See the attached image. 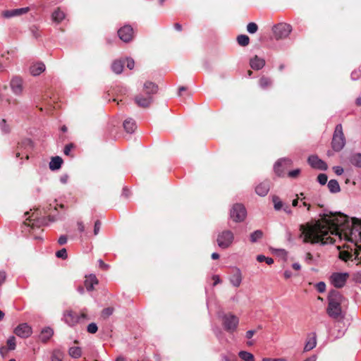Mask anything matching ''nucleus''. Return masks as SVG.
I'll return each mask as SVG.
<instances>
[{"instance_id": "obj_21", "label": "nucleus", "mask_w": 361, "mask_h": 361, "mask_svg": "<svg viewBox=\"0 0 361 361\" xmlns=\"http://www.w3.org/2000/svg\"><path fill=\"white\" fill-rule=\"evenodd\" d=\"M123 128L126 133L132 134L135 132L137 128L135 121L132 118H127L123 121Z\"/></svg>"}, {"instance_id": "obj_2", "label": "nucleus", "mask_w": 361, "mask_h": 361, "mask_svg": "<svg viewBox=\"0 0 361 361\" xmlns=\"http://www.w3.org/2000/svg\"><path fill=\"white\" fill-rule=\"evenodd\" d=\"M343 297L340 293L334 289L329 291L328 295V314L332 318H338L341 314V303Z\"/></svg>"}, {"instance_id": "obj_55", "label": "nucleus", "mask_w": 361, "mask_h": 361, "mask_svg": "<svg viewBox=\"0 0 361 361\" xmlns=\"http://www.w3.org/2000/svg\"><path fill=\"white\" fill-rule=\"evenodd\" d=\"M334 171L336 175L341 176L343 173L344 170L341 166H336L334 167Z\"/></svg>"}, {"instance_id": "obj_51", "label": "nucleus", "mask_w": 361, "mask_h": 361, "mask_svg": "<svg viewBox=\"0 0 361 361\" xmlns=\"http://www.w3.org/2000/svg\"><path fill=\"white\" fill-rule=\"evenodd\" d=\"M126 66L128 68H129L130 70H132L133 68H134V66H135V61L133 59H130V58H127L126 59Z\"/></svg>"}, {"instance_id": "obj_59", "label": "nucleus", "mask_w": 361, "mask_h": 361, "mask_svg": "<svg viewBox=\"0 0 361 361\" xmlns=\"http://www.w3.org/2000/svg\"><path fill=\"white\" fill-rule=\"evenodd\" d=\"M256 333L255 330H248L245 334V337L247 339H251L254 334Z\"/></svg>"}, {"instance_id": "obj_24", "label": "nucleus", "mask_w": 361, "mask_h": 361, "mask_svg": "<svg viewBox=\"0 0 361 361\" xmlns=\"http://www.w3.org/2000/svg\"><path fill=\"white\" fill-rule=\"evenodd\" d=\"M124 64H125L124 60H121V59L115 60L111 64L112 71L114 73H115L116 74L121 73L123 70Z\"/></svg>"}, {"instance_id": "obj_3", "label": "nucleus", "mask_w": 361, "mask_h": 361, "mask_svg": "<svg viewBox=\"0 0 361 361\" xmlns=\"http://www.w3.org/2000/svg\"><path fill=\"white\" fill-rule=\"evenodd\" d=\"M87 319H88V317L86 314L77 313L72 309H66L62 313L61 320L70 327H74L82 320Z\"/></svg>"}, {"instance_id": "obj_6", "label": "nucleus", "mask_w": 361, "mask_h": 361, "mask_svg": "<svg viewBox=\"0 0 361 361\" xmlns=\"http://www.w3.org/2000/svg\"><path fill=\"white\" fill-rule=\"evenodd\" d=\"M235 235L232 231L223 230L217 234L216 243L221 249H227L231 247L234 241Z\"/></svg>"}, {"instance_id": "obj_22", "label": "nucleus", "mask_w": 361, "mask_h": 361, "mask_svg": "<svg viewBox=\"0 0 361 361\" xmlns=\"http://www.w3.org/2000/svg\"><path fill=\"white\" fill-rule=\"evenodd\" d=\"M65 18L66 14L60 8H57L51 14L52 20L57 24L60 23Z\"/></svg>"}, {"instance_id": "obj_28", "label": "nucleus", "mask_w": 361, "mask_h": 361, "mask_svg": "<svg viewBox=\"0 0 361 361\" xmlns=\"http://www.w3.org/2000/svg\"><path fill=\"white\" fill-rule=\"evenodd\" d=\"M68 354L72 358L78 359L82 355V350L80 347H71L68 349Z\"/></svg>"}, {"instance_id": "obj_43", "label": "nucleus", "mask_w": 361, "mask_h": 361, "mask_svg": "<svg viewBox=\"0 0 361 361\" xmlns=\"http://www.w3.org/2000/svg\"><path fill=\"white\" fill-rule=\"evenodd\" d=\"M98 330V327L96 323L92 322L87 325V331L90 334H95Z\"/></svg>"}, {"instance_id": "obj_1", "label": "nucleus", "mask_w": 361, "mask_h": 361, "mask_svg": "<svg viewBox=\"0 0 361 361\" xmlns=\"http://www.w3.org/2000/svg\"><path fill=\"white\" fill-rule=\"evenodd\" d=\"M317 244L329 245L344 241L341 247L354 251L355 258L361 262V221L350 219L341 213L324 210L317 216Z\"/></svg>"}, {"instance_id": "obj_11", "label": "nucleus", "mask_w": 361, "mask_h": 361, "mask_svg": "<svg viewBox=\"0 0 361 361\" xmlns=\"http://www.w3.org/2000/svg\"><path fill=\"white\" fill-rule=\"evenodd\" d=\"M14 334L21 338H27L32 334V327L27 323L18 325L14 329Z\"/></svg>"}, {"instance_id": "obj_9", "label": "nucleus", "mask_w": 361, "mask_h": 361, "mask_svg": "<svg viewBox=\"0 0 361 361\" xmlns=\"http://www.w3.org/2000/svg\"><path fill=\"white\" fill-rule=\"evenodd\" d=\"M222 321L224 329L228 332L235 331L239 323V319L232 314H224Z\"/></svg>"}, {"instance_id": "obj_50", "label": "nucleus", "mask_w": 361, "mask_h": 361, "mask_svg": "<svg viewBox=\"0 0 361 361\" xmlns=\"http://www.w3.org/2000/svg\"><path fill=\"white\" fill-rule=\"evenodd\" d=\"M326 290V284L323 281L317 283V292L323 293Z\"/></svg>"}, {"instance_id": "obj_53", "label": "nucleus", "mask_w": 361, "mask_h": 361, "mask_svg": "<svg viewBox=\"0 0 361 361\" xmlns=\"http://www.w3.org/2000/svg\"><path fill=\"white\" fill-rule=\"evenodd\" d=\"M100 228H101V222L99 220H97V221H95L94 226V235H98V233L99 232V230H100Z\"/></svg>"}, {"instance_id": "obj_10", "label": "nucleus", "mask_w": 361, "mask_h": 361, "mask_svg": "<svg viewBox=\"0 0 361 361\" xmlns=\"http://www.w3.org/2000/svg\"><path fill=\"white\" fill-rule=\"evenodd\" d=\"M349 277L348 273L334 272L329 277V281L335 288H343Z\"/></svg>"}, {"instance_id": "obj_41", "label": "nucleus", "mask_w": 361, "mask_h": 361, "mask_svg": "<svg viewBox=\"0 0 361 361\" xmlns=\"http://www.w3.org/2000/svg\"><path fill=\"white\" fill-rule=\"evenodd\" d=\"M335 330L336 329L331 330V331L330 333L331 336H333L334 339L341 338L342 336H344L345 330H341V329H338V332L336 334L335 333Z\"/></svg>"}, {"instance_id": "obj_48", "label": "nucleus", "mask_w": 361, "mask_h": 361, "mask_svg": "<svg viewBox=\"0 0 361 361\" xmlns=\"http://www.w3.org/2000/svg\"><path fill=\"white\" fill-rule=\"evenodd\" d=\"M114 312V309L111 308V307H107V308H104L103 310H102V316L104 317H109V316H111Z\"/></svg>"}, {"instance_id": "obj_56", "label": "nucleus", "mask_w": 361, "mask_h": 361, "mask_svg": "<svg viewBox=\"0 0 361 361\" xmlns=\"http://www.w3.org/2000/svg\"><path fill=\"white\" fill-rule=\"evenodd\" d=\"M58 243L61 245L66 244L67 243L66 235H61L58 240Z\"/></svg>"}, {"instance_id": "obj_12", "label": "nucleus", "mask_w": 361, "mask_h": 361, "mask_svg": "<svg viewBox=\"0 0 361 361\" xmlns=\"http://www.w3.org/2000/svg\"><path fill=\"white\" fill-rule=\"evenodd\" d=\"M292 164V161L288 158H282L278 160L274 166V170L278 176H283L284 175V169Z\"/></svg>"}, {"instance_id": "obj_29", "label": "nucleus", "mask_w": 361, "mask_h": 361, "mask_svg": "<svg viewBox=\"0 0 361 361\" xmlns=\"http://www.w3.org/2000/svg\"><path fill=\"white\" fill-rule=\"evenodd\" d=\"M350 162L351 164L356 167H361V153H355L353 154L350 159Z\"/></svg>"}, {"instance_id": "obj_34", "label": "nucleus", "mask_w": 361, "mask_h": 361, "mask_svg": "<svg viewBox=\"0 0 361 361\" xmlns=\"http://www.w3.org/2000/svg\"><path fill=\"white\" fill-rule=\"evenodd\" d=\"M239 357L245 361H254V356L251 353L241 350L238 353Z\"/></svg>"}, {"instance_id": "obj_13", "label": "nucleus", "mask_w": 361, "mask_h": 361, "mask_svg": "<svg viewBox=\"0 0 361 361\" xmlns=\"http://www.w3.org/2000/svg\"><path fill=\"white\" fill-rule=\"evenodd\" d=\"M118 35L123 42H128L133 39V27L130 25H124L118 30Z\"/></svg>"}, {"instance_id": "obj_32", "label": "nucleus", "mask_w": 361, "mask_h": 361, "mask_svg": "<svg viewBox=\"0 0 361 361\" xmlns=\"http://www.w3.org/2000/svg\"><path fill=\"white\" fill-rule=\"evenodd\" d=\"M316 347V335L313 334L312 337L306 343L304 351H309Z\"/></svg>"}, {"instance_id": "obj_58", "label": "nucleus", "mask_w": 361, "mask_h": 361, "mask_svg": "<svg viewBox=\"0 0 361 361\" xmlns=\"http://www.w3.org/2000/svg\"><path fill=\"white\" fill-rule=\"evenodd\" d=\"M6 278L5 271H0V286L4 283Z\"/></svg>"}, {"instance_id": "obj_26", "label": "nucleus", "mask_w": 361, "mask_h": 361, "mask_svg": "<svg viewBox=\"0 0 361 361\" xmlns=\"http://www.w3.org/2000/svg\"><path fill=\"white\" fill-rule=\"evenodd\" d=\"M62 163L63 159L60 157H52L49 164V169L51 171L58 170L61 168Z\"/></svg>"}, {"instance_id": "obj_25", "label": "nucleus", "mask_w": 361, "mask_h": 361, "mask_svg": "<svg viewBox=\"0 0 361 361\" xmlns=\"http://www.w3.org/2000/svg\"><path fill=\"white\" fill-rule=\"evenodd\" d=\"M45 71V65L43 63H37L30 67V73L32 75L37 76Z\"/></svg>"}, {"instance_id": "obj_64", "label": "nucleus", "mask_w": 361, "mask_h": 361, "mask_svg": "<svg viewBox=\"0 0 361 361\" xmlns=\"http://www.w3.org/2000/svg\"><path fill=\"white\" fill-rule=\"evenodd\" d=\"M7 349L4 346L0 348V355L2 357H4L7 353Z\"/></svg>"}, {"instance_id": "obj_54", "label": "nucleus", "mask_w": 361, "mask_h": 361, "mask_svg": "<svg viewBox=\"0 0 361 361\" xmlns=\"http://www.w3.org/2000/svg\"><path fill=\"white\" fill-rule=\"evenodd\" d=\"M308 162L312 168L316 169V155L310 156L308 159Z\"/></svg>"}, {"instance_id": "obj_63", "label": "nucleus", "mask_w": 361, "mask_h": 361, "mask_svg": "<svg viewBox=\"0 0 361 361\" xmlns=\"http://www.w3.org/2000/svg\"><path fill=\"white\" fill-rule=\"evenodd\" d=\"M78 229L80 233H82L85 231V226L82 222H81V221L78 222Z\"/></svg>"}, {"instance_id": "obj_57", "label": "nucleus", "mask_w": 361, "mask_h": 361, "mask_svg": "<svg viewBox=\"0 0 361 361\" xmlns=\"http://www.w3.org/2000/svg\"><path fill=\"white\" fill-rule=\"evenodd\" d=\"M286 238L287 239V240L290 243H293V236H292V233L291 232L287 229L286 231Z\"/></svg>"}, {"instance_id": "obj_30", "label": "nucleus", "mask_w": 361, "mask_h": 361, "mask_svg": "<svg viewBox=\"0 0 361 361\" xmlns=\"http://www.w3.org/2000/svg\"><path fill=\"white\" fill-rule=\"evenodd\" d=\"M271 200L274 203V208L276 211H280L281 209H283L285 205L281 200L279 197L276 195H273Z\"/></svg>"}, {"instance_id": "obj_31", "label": "nucleus", "mask_w": 361, "mask_h": 361, "mask_svg": "<svg viewBox=\"0 0 361 361\" xmlns=\"http://www.w3.org/2000/svg\"><path fill=\"white\" fill-rule=\"evenodd\" d=\"M98 283V281L95 276H90L89 280L85 281V285L87 290L92 291L95 284Z\"/></svg>"}, {"instance_id": "obj_39", "label": "nucleus", "mask_w": 361, "mask_h": 361, "mask_svg": "<svg viewBox=\"0 0 361 361\" xmlns=\"http://www.w3.org/2000/svg\"><path fill=\"white\" fill-rule=\"evenodd\" d=\"M8 348L9 350H13L16 349V338L14 336H11L7 340Z\"/></svg>"}, {"instance_id": "obj_7", "label": "nucleus", "mask_w": 361, "mask_h": 361, "mask_svg": "<svg viewBox=\"0 0 361 361\" xmlns=\"http://www.w3.org/2000/svg\"><path fill=\"white\" fill-rule=\"evenodd\" d=\"M247 216L245 207L241 204H235L230 210V218L235 223L244 221Z\"/></svg>"}, {"instance_id": "obj_27", "label": "nucleus", "mask_w": 361, "mask_h": 361, "mask_svg": "<svg viewBox=\"0 0 361 361\" xmlns=\"http://www.w3.org/2000/svg\"><path fill=\"white\" fill-rule=\"evenodd\" d=\"M327 188L330 192L337 193L340 192L341 188L338 182L335 179L330 180L327 183Z\"/></svg>"}, {"instance_id": "obj_46", "label": "nucleus", "mask_w": 361, "mask_h": 361, "mask_svg": "<svg viewBox=\"0 0 361 361\" xmlns=\"http://www.w3.org/2000/svg\"><path fill=\"white\" fill-rule=\"evenodd\" d=\"M300 173V169H296L292 171H288V177L290 178H296Z\"/></svg>"}, {"instance_id": "obj_23", "label": "nucleus", "mask_w": 361, "mask_h": 361, "mask_svg": "<svg viewBox=\"0 0 361 361\" xmlns=\"http://www.w3.org/2000/svg\"><path fill=\"white\" fill-rule=\"evenodd\" d=\"M54 335V330L52 328L47 326L42 329L40 340L45 343L49 341Z\"/></svg>"}, {"instance_id": "obj_44", "label": "nucleus", "mask_w": 361, "mask_h": 361, "mask_svg": "<svg viewBox=\"0 0 361 361\" xmlns=\"http://www.w3.org/2000/svg\"><path fill=\"white\" fill-rule=\"evenodd\" d=\"M328 177L325 173H320L317 176V181L322 185L327 183Z\"/></svg>"}, {"instance_id": "obj_40", "label": "nucleus", "mask_w": 361, "mask_h": 361, "mask_svg": "<svg viewBox=\"0 0 361 361\" xmlns=\"http://www.w3.org/2000/svg\"><path fill=\"white\" fill-rule=\"evenodd\" d=\"M258 30V26L255 23H249L247 25V31L250 34H255Z\"/></svg>"}, {"instance_id": "obj_35", "label": "nucleus", "mask_w": 361, "mask_h": 361, "mask_svg": "<svg viewBox=\"0 0 361 361\" xmlns=\"http://www.w3.org/2000/svg\"><path fill=\"white\" fill-rule=\"evenodd\" d=\"M263 236V232L261 230H256L250 234V241L256 243Z\"/></svg>"}, {"instance_id": "obj_8", "label": "nucleus", "mask_w": 361, "mask_h": 361, "mask_svg": "<svg viewBox=\"0 0 361 361\" xmlns=\"http://www.w3.org/2000/svg\"><path fill=\"white\" fill-rule=\"evenodd\" d=\"M292 31V26L288 23H279L273 27V32L276 39H283L288 37Z\"/></svg>"}, {"instance_id": "obj_45", "label": "nucleus", "mask_w": 361, "mask_h": 361, "mask_svg": "<svg viewBox=\"0 0 361 361\" xmlns=\"http://www.w3.org/2000/svg\"><path fill=\"white\" fill-rule=\"evenodd\" d=\"M339 255L340 258L345 262L350 259L353 256L351 253L345 251L340 252Z\"/></svg>"}, {"instance_id": "obj_19", "label": "nucleus", "mask_w": 361, "mask_h": 361, "mask_svg": "<svg viewBox=\"0 0 361 361\" xmlns=\"http://www.w3.org/2000/svg\"><path fill=\"white\" fill-rule=\"evenodd\" d=\"M269 183L268 181H264L256 186L255 192L258 195L264 197L269 192Z\"/></svg>"}, {"instance_id": "obj_20", "label": "nucleus", "mask_w": 361, "mask_h": 361, "mask_svg": "<svg viewBox=\"0 0 361 361\" xmlns=\"http://www.w3.org/2000/svg\"><path fill=\"white\" fill-rule=\"evenodd\" d=\"M250 65L254 70H260L265 66V61L262 58L255 56L250 59Z\"/></svg>"}, {"instance_id": "obj_17", "label": "nucleus", "mask_w": 361, "mask_h": 361, "mask_svg": "<svg viewBox=\"0 0 361 361\" xmlns=\"http://www.w3.org/2000/svg\"><path fill=\"white\" fill-rule=\"evenodd\" d=\"M29 11L28 7L16 8L13 10H6L3 11L2 16L6 18H10L15 16H21Z\"/></svg>"}, {"instance_id": "obj_37", "label": "nucleus", "mask_w": 361, "mask_h": 361, "mask_svg": "<svg viewBox=\"0 0 361 361\" xmlns=\"http://www.w3.org/2000/svg\"><path fill=\"white\" fill-rule=\"evenodd\" d=\"M63 354L59 350H54L51 356V361H63Z\"/></svg>"}, {"instance_id": "obj_52", "label": "nucleus", "mask_w": 361, "mask_h": 361, "mask_svg": "<svg viewBox=\"0 0 361 361\" xmlns=\"http://www.w3.org/2000/svg\"><path fill=\"white\" fill-rule=\"evenodd\" d=\"M73 148V144L70 143L65 146L63 152L66 155H70L72 149Z\"/></svg>"}, {"instance_id": "obj_49", "label": "nucleus", "mask_w": 361, "mask_h": 361, "mask_svg": "<svg viewBox=\"0 0 361 361\" xmlns=\"http://www.w3.org/2000/svg\"><path fill=\"white\" fill-rule=\"evenodd\" d=\"M0 126L1 128V130L4 133H8L10 131V129L8 126L6 124V120L2 119V121L0 123Z\"/></svg>"}, {"instance_id": "obj_14", "label": "nucleus", "mask_w": 361, "mask_h": 361, "mask_svg": "<svg viewBox=\"0 0 361 361\" xmlns=\"http://www.w3.org/2000/svg\"><path fill=\"white\" fill-rule=\"evenodd\" d=\"M135 104L141 108H147L153 102L152 96H147V94H139L135 97Z\"/></svg>"}, {"instance_id": "obj_42", "label": "nucleus", "mask_w": 361, "mask_h": 361, "mask_svg": "<svg viewBox=\"0 0 361 361\" xmlns=\"http://www.w3.org/2000/svg\"><path fill=\"white\" fill-rule=\"evenodd\" d=\"M56 256L58 258L66 259L68 257L67 250L66 248H62L56 252Z\"/></svg>"}, {"instance_id": "obj_61", "label": "nucleus", "mask_w": 361, "mask_h": 361, "mask_svg": "<svg viewBox=\"0 0 361 361\" xmlns=\"http://www.w3.org/2000/svg\"><path fill=\"white\" fill-rule=\"evenodd\" d=\"M262 361H287L285 358H263Z\"/></svg>"}, {"instance_id": "obj_60", "label": "nucleus", "mask_w": 361, "mask_h": 361, "mask_svg": "<svg viewBox=\"0 0 361 361\" xmlns=\"http://www.w3.org/2000/svg\"><path fill=\"white\" fill-rule=\"evenodd\" d=\"M212 279L214 280V283H213L214 286H216L217 284H219L221 282V281L218 275H214L212 276Z\"/></svg>"}, {"instance_id": "obj_33", "label": "nucleus", "mask_w": 361, "mask_h": 361, "mask_svg": "<svg viewBox=\"0 0 361 361\" xmlns=\"http://www.w3.org/2000/svg\"><path fill=\"white\" fill-rule=\"evenodd\" d=\"M237 42L239 45L245 47L250 43V38L246 35H240L237 37Z\"/></svg>"}, {"instance_id": "obj_5", "label": "nucleus", "mask_w": 361, "mask_h": 361, "mask_svg": "<svg viewBox=\"0 0 361 361\" xmlns=\"http://www.w3.org/2000/svg\"><path fill=\"white\" fill-rule=\"evenodd\" d=\"M346 144L345 137L343 130V126L341 123H338L336 126L332 140L331 147L335 152L341 151Z\"/></svg>"}, {"instance_id": "obj_4", "label": "nucleus", "mask_w": 361, "mask_h": 361, "mask_svg": "<svg viewBox=\"0 0 361 361\" xmlns=\"http://www.w3.org/2000/svg\"><path fill=\"white\" fill-rule=\"evenodd\" d=\"M300 238L304 243H316V221H312L305 224L300 225Z\"/></svg>"}, {"instance_id": "obj_62", "label": "nucleus", "mask_w": 361, "mask_h": 361, "mask_svg": "<svg viewBox=\"0 0 361 361\" xmlns=\"http://www.w3.org/2000/svg\"><path fill=\"white\" fill-rule=\"evenodd\" d=\"M98 262H99V267L101 268H102L103 269L106 270L109 268V265L105 264L102 259H99Z\"/></svg>"}, {"instance_id": "obj_15", "label": "nucleus", "mask_w": 361, "mask_h": 361, "mask_svg": "<svg viewBox=\"0 0 361 361\" xmlns=\"http://www.w3.org/2000/svg\"><path fill=\"white\" fill-rule=\"evenodd\" d=\"M242 273L239 268L233 267L232 269V275L229 278L230 283L234 287H239L242 283Z\"/></svg>"}, {"instance_id": "obj_36", "label": "nucleus", "mask_w": 361, "mask_h": 361, "mask_svg": "<svg viewBox=\"0 0 361 361\" xmlns=\"http://www.w3.org/2000/svg\"><path fill=\"white\" fill-rule=\"evenodd\" d=\"M18 147L19 149L32 148V141L29 138H26V139L23 140L21 142V143L19 144V146Z\"/></svg>"}, {"instance_id": "obj_38", "label": "nucleus", "mask_w": 361, "mask_h": 361, "mask_svg": "<svg viewBox=\"0 0 361 361\" xmlns=\"http://www.w3.org/2000/svg\"><path fill=\"white\" fill-rule=\"evenodd\" d=\"M271 84V80L269 78L262 77L259 80V85L263 89L270 86Z\"/></svg>"}, {"instance_id": "obj_16", "label": "nucleus", "mask_w": 361, "mask_h": 361, "mask_svg": "<svg viewBox=\"0 0 361 361\" xmlns=\"http://www.w3.org/2000/svg\"><path fill=\"white\" fill-rule=\"evenodd\" d=\"M13 93L16 95L21 94L23 92V80L19 77H14L10 82Z\"/></svg>"}, {"instance_id": "obj_18", "label": "nucleus", "mask_w": 361, "mask_h": 361, "mask_svg": "<svg viewBox=\"0 0 361 361\" xmlns=\"http://www.w3.org/2000/svg\"><path fill=\"white\" fill-rule=\"evenodd\" d=\"M144 94L147 96H152L158 92V85L151 81H147L143 85Z\"/></svg>"}, {"instance_id": "obj_47", "label": "nucleus", "mask_w": 361, "mask_h": 361, "mask_svg": "<svg viewBox=\"0 0 361 361\" xmlns=\"http://www.w3.org/2000/svg\"><path fill=\"white\" fill-rule=\"evenodd\" d=\"M317 169L324 170V171L327 169V164H326V162H324V161H322V159H318V158H317Z\"/></svg>"}]
</instances>
